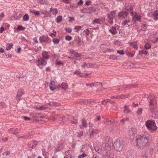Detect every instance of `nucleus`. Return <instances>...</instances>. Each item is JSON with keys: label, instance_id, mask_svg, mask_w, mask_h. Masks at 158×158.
<instances>
[{"label": "nucleus", "instance_id": "39448f33", "mask_svg": "<svg viewBox=\"0 0 158 158\" xmlns=\"http://www.w3.org/2000/svg\"><path fill=\"white\" fill-rule=\"evenodd\" d=\"M148 98L149 100V104L148 106L150 109V107L152 108L151 106L154 107L156 106L157 102L155 96L149 97Z\"/></svg>", "mask_w": 158, "mask_h": 158}, {"label": "nucleus", "instance_id": "5701e85b", "mask_svg": "<svg viewBox=\"0 0 158 158\" xmlns=\"http://www.w3.org/2000/svg\"><path fill=\"white\" fill-rule=\"evenodd\" d=\"M131 22V20L128 19L125 20L124 21H123L122 23L121 24L123 26H126V27H129V25H128V23H130Z\"/></svg>", "mask_w": 158, "mask_h": 158}, {"label": "nucleus", "instance_id": "864d4df0", "mask_svg": "<svg viewBox=\"0 0 158 158\" xmlns=\"http://www.w3.org/2000/svg\"><path fill=\"white\" fill-rule=\"evenodd\" d=\"M117 52L122 55H123L125 54L124 51L123 50H118Z\"/></svg>", "mask_w": 158, "mask_h": 158}, {"label": "nucleus", "instance_id": "c756f323", "mask_svg": "<svg viewBox=\"0 0 158 158\" xmlns=\"http://www.w3.org/2000/svg\"><path fill=\"white\" fill-rule=\"evenodd\" d=\"M89 31L88 29H86L84 30L82 33V34L86 36H87L89 35Z\"/></svg>", "mask_w": 158, "mask_h": 158}, {"label": "nucleus", "instance_id": "e433bc0d", "mask_svg": "<svg viewBox=\"0 0 158 158\" xmlns=\"http://www.w3.org/2000/svg\"><path fill=\"white\" fill-rule=\"evenodd\" d=\"M81 123L82 124L83 127L85 128H86L87 127V124L86 121L85 119H83L82 120Z\"/></svg>", "mask_w": 158, "mask_h": 158}, {"label": "nucleus", "instance_id": "052dcab7", "mask_svg": "<svg viewBox=\"0 0 158 158\" xmlns=\"http://www.w3.org/2000/svg\"><path fill=\"white\" fill-rule=\"evenodd\" d=\"M52 13L53 15H56L58 13V11H57V9L56 8H55L54 9H53L52 11Z\"/></svg>", "mask_w": 158, "mask_h": 158}, {"label": "nucleus", "instance_id": "4be33fe9", "mask_svg": "<svg viewBox=\"0 0 158 158\" xmlns=\"http://www.w3.org/2000/svg\"><path fill=\"white\" fill-rule=\"evenodd\" d=\"M130 45L133 48L135 49H137L138 47V46L137 45V43L136 42H133L132 43H129Z\"/></svg>", "mask_w": 158, "mask_h": 158}, {"label": "nucleus", "instance_id": "2eb2a0df", "mask_svg": "<svg viewBox=\"0 0 158 158\" xmlns=\"http://www.w3.org/2000/svg\"><path fill=\"white\" fill-rule=\"evenodd\" d=\"M70 54H71L73 56L76 57H81L82 55L81 54L76 53L74 50L72 49H70Z\"/></svg>", "mask_w": 158, "mask_h": 158}, {"label": "nucleus", "instance_id": "6ab92c4d", "mask_svg": "<svg viewBox=\"0 0 158 158\" xmlns=\"http://www.w3.org/2000/svg\"><path fill=\"white\" fill-rule=\"evenodd\" d=\"M49 52L44 51L42 53V56L45 59L48 60L49 57V55H48Z\"/></svg>", "mask_w": 158, "mask_h": 158}, {"label": "nucleus", "instance_id": "bf43d9fd", "mask_svg": "<svg viewBox=\"0 0 158 158\" xmlns=\"http://www.w3.org/2000/svg\"><path fill=\"white\" fill-rule=\"evenodd\" d=\"M81 28V27L80 26H76L75 27L74 29L76 30V31L77 32L78 30L80 29Z\"/></svg>", "mask_w": 158, "mask_h": 158}, {"label": "nucleus", "instance_id": "1a4fd4ad", "mask_svg": "<svg viewBox=\"0 0 158 158\" xmlns=\"http://www.w3.org/2000/svg\"><path fill=\"white\" fill-rule=\"evenodd\" d=\"M81 12L84 13H90L91 12L95 11L94 8L92 7L85 8L81 9Z\"/></svg>", "mask_w": 158, "mask_h": 158}, {"label": "nucleus", "instance_id": "0e129e2a", "mask_svg": "<svg viewBox=\"0 0 158 158\" xmlns=\"http://www.w3.org/2000/svg\"><path fill=\"white\" fill-rule=\"evenodd\" d=\"M83 134V131H81L79 132L78 133V137H80Z\"/></svg>", "mask_w": 158, "mask_h": 158}, {"label": "nucleus", "instance_id": "20e7f679", "mask_svg": "<svg viewBox=\"0 0 158 158\" xmlns=\"http://www.w3.org/2000/svg\"><path fill=\"white\" fill-rule=\"evenodd\" d=\"M145 125L150 131H155L157 129L155 123L153 120H148L146 122Z\"/></svg>", "mask_w": 158, "mask_h": 158}, {"label": "nucleus", "instance_id": "a211bd4d", "mask_svg": "<svg viewBox=\"0 0 158 158\" xmlns=\"http://www.w3.org/2000/svg\"><path fill=\"white\" fill-rule=\"evenodd\" d=\"M23 94V91L22 89H20L18 90L16 97V98L17 101H19L20 100L21 96Z\"/></svg>", "mask_w": 158, "mask_h": 158}, {"label": "nucleus", "instance_id": "aec40b11", "mask_svg": "<svg viewBox=\"0 0 158 158\" xmlns=\"http://www.w3.org/2000/svg\"><path fill=\"white\" fill-rule=\"evenodd\" d=\"M109 31V32H110L113 35H114L117 33L116 28L114 26L111 27Z\"/></svg>", "mask_w": 158, "mask_h": 158}, {"label": "nucleus", "instance_id": "79ce46f5", "mask_svg": "<svg viewBox=\"0 0 158 158\" xmlns=\"http://www.w3.org/2000/svg\"><path fill=\"white\" fill-rule=\"evenodd\" d=\"M142 108H138L136 112L137 114L139 115H141L142 113Z\"/></svg>", "mask_w": 158, "mask_h": 158}, {"label": "nucleus", "instance_id": "37998d69", "mask_svg": "<svg viewBox=\"0 0 158 158\" xmlns=\"http://www.w3.org/2000/svg\"><path fill=\"white\" fill-rule=\"evenodd\" d=\"M110 58L113 60H117L118 56L115 55H112L110 56Z\"/></svg>", "mask_w": 158, "mask_h": 158}, {"label": "nucleus", "instance_id": "9b49d317", "mask_svg": "<svg viewBox=\"0 0 158 158\" xmlns=\"http://www.w3.org/2000/svg\"><path fill=\"white\" fill-rule=\"evenodd\" d=\"M135 152L133 150H130L127 152L126 158H135Z\"/></svg>", "mask_w": 158, "mask_h": 158}, {"label": "nucleus", "instance_id": "bb28decb", "mask_svg": "<svg viewBox=\"0 0 158 158\" xmlns=\"http://www.w3.org/2000/svg\"><path fill=\"white\" fill-rule=\"evenodd\" d=\"M81 102L83 104L89 105L91 103V99L89 100H82L81 101Z\"/></svg>", "mask_w": 158, "mask_h": 158}, {"label": "nucleus", "instance_id": "2f4dec72", "mask_svg": "<svg viewBox=\"0 0 158 158\" xmlns=\"http://www.w3.org/2000/svg\"><path fill=\"white\" fill-rule=\"evenodd\" d=\"M13 46L12 43L7 44L6 45V48L7 50H10L11 49Z\"/></svg>", "mask_w": 158, "mask_h": 158}, {"label": "nucleus", "instance_id": "a18cd8bd", "mask_svg": "<svg viewBox=\"0 0 158 158\" xmlns=\"http://www.w3.org/2000/svg\"><path fill=\"white\" fill-rule=\"evenodd\" d=\"M141 15H139V16L136 17L135 18H134V22H135L136 21H139V22L141 21Z\"/></svg>", "mask_w": 158, "mask_h": 158}, {"label": "nucleus", "instance_id": "c03bdc74", "mask_svg": "<svg viewBox=\"0 0 158 158\" xmlns=\"http://www.w3.org/2000/svg\"><path fill=\"white\" fill-rule=\"evenodd\" d=\"M62 17L61 16H58L56 19V22L57 23H59L62 20Z\"/></svg>", "mask_w": 158, "mask_h": 158}, {"label": "nucleus", "instance_id": "ddd939ff", "mask_svg": "<svg viewBox=\"0 0 158 158\" xmlns=\"http://www.w3.org/2000/svg\"><path fill=\"white\" fill-rule=\"evenodd\" d=\"M136 85L135 84H131L130 85H125L124 86H121V88H117V90L118 91H119L121 89H125V88H128V87H130V88L135 87Z\"/></svg>", "mask_w": 158, "mask_h": 158}, {"label": "nucleus", "instance_id": "c9c22d12", "mask_svg": "<svg viewBox=\"0 0 158 158\" xmlns=\"http://www.w3.org/2000/svg\"><path fill=\"white\" fill-rule=\"evenodd\" d=\"M50 106H57L60 105V104L56 102H50L49 103Z\"/></svg>", "mask_w": 158, "mask_h": 158}, {"label": "nucleus", "instance_id": "4c0bfd02", "mask_svg": "<svg viewBox=\"0 0 158 158\" xmlns=\"http://www.w3.org/2000/svg\"><path fill=\"white\" fill-rule=\"evenodd\" d=\"M23 19L24 21H27L29 19V16L27 14H26L23 16Z\"/></svg>", "mask_w": 158, "mask_h": 158}, {"label": "nucleus", "instance_id": "de8ad7c7", "mask_svg": "<svg viewBox=\"0 0 158 158\" xmlns=\"http://www.w3.org/2000/svg\"><path fill=\"white\" fill-rule=\"evenodd\" d=\"M77 7V5L76 4H74L72 5H70V8H72L73 9H75Z\"/></svg>", "mask_w": 158, "mask_h": 158}, {"label": "nucleus", "instance_id": "0eeeda50", "mask_svg": "<svg viewBox=\"0 0 158 158\" xmlns=\"http://www.w3.org/2000/svg\"><path fill=\"white\" fill-rule=\"evenodd\" d=\"M36 64L38 66L40 67L42 66H45L47 62L43 59H40L37 60Z\"/></svg>", "mask_w": 158, "mask_h": 158}, {"label": "nucleus", "instance_id": "412c9836", "mask_svg": "<svg viewBox=\"0 0 158 158\" xmlns=\"http://www.w3.org/2000/svg\"><path fill=\"white\" fill-rule=\"evenodd\" d=\"M114 120L112 118H106L105 121V123L107 125H110L113 122Z\"/></svg>", "mask_w": 158, "mask_h": 158}, {"label": "nucleus", "instance_id": "f704fd0d", "mask_svg": "<svg viewBox=\"0 0 158 158\" xmlns=\"http://www.w3.org/2000/svg\"><path fill=\"white\" fill-rule=\"evenodd\" d=\"M108 156L111 158H114L115 154L114 152H109L108 154Z\"/></svg>", "mask_w": 158, "mask_h": 158}, {"label": "nucleus", "instance_id": "13d9d810", "mask_svg": "<svg viewBox=\"0 0 158 158\" xmlns=\"http://www.w3.org/2000/svg\"><path fill=\"white\" fill-rule=\"evenodd\" d=\"M37 1L38 3L41 4H44L45 2V0H37Z\"/></svg>", "mask_w": 158, "mask_h": 158}, {"label": "nucleus", "instance_id": "c85d7f7f", "mask_svg": "<svg viewBox=\"0 0 158 158\" xmlns=\"http://www.w3.org/2000/svg\"><path fill=\"white\" fill-rule=\"evenodd\" d=\"M98 84H100L99 83L96 82V83H87L86 84V85L87 86H89L90 87H92V86H96L98 85Z\"/></svg>", "mask_w": 158, "mask_h": 158}, {"label": "nucleus", "instance_id": "6e6d98bb", "mask_svg": "<svg viewBox=\"0 0 158 158\" xmlns=\"http://www.w3.org/2000/svg\"><path fill=\"white\" fill-rule=\"evenodd\" d=\"M63 64V63L62 61L57 60L56 61V64L58 66H60L61 65H62Z\"/></svg>", "mask_w": 158, "mask_h": 158}, {"label": "nucleus", "instance_id": "9d476101", "mask_svg": "<svg viewBox=\"0 0 158 158\" xmlns=\"http://www.w3.org/2000/svg\"><path fill=\"white\" fill-rule=\"evenodd\" d=\"M128 15V13L125 11H123L119 12L118 14L119 19H125Z\"/></svg>", "mask_w": 158, "mask_h": 158}, {"label": "nucleus", "instance_id": "cd10ccee", "mask_svg": "<svg viewBox=\"0 0 158 158\" xmlns=\"http://www.w3.org/2000/svg\"><path fill=\"white\" fill-rule=\"evenodd\" d=\"M123 108V110L124 112L126 113H129L130 112V110L128 106H127L126 105H125Z\"/></svg>", "mask_w": 158, "mask_h": 158}, {"label": "nucleus", "instance_id": "72a5a7b5", "mask_svg": "<svg viewBox=\"0 0 158 158\" xmlns=\"http://www.w3.org/2000/svg\"><path fill=\"white\" fill-rule=\"evenodd\" d=\"M62 89L64 90H66L68 88V85L66 83H63L61 84Z\"/></svg>", "mask_w": 158, "mask_h": 158}, {"label": "nucleus", "instance_id": "473e14b6", "mask_svg": "<svg viewBox=\"0 0 158 158\" xmlns=\"http://www.w3.org/2000/svg\"><path fill=\"white\" fill-rule=\"evenodd\" d=\"M148 53L147 51L145 50H140L139 52V55L141 54H147Z\"/></svg>", "mask_w": 158, "mask_h": 158}, {"label": "nucleus", "instance_id": "680f3d73", "mask_svg": "<svg viewBox=\"0 0 158 158\" xmlns=\"http://www.w3.org/2000/svg\"><path fill=\"white\" fill-rule=\"evenodd\" d=\"M53 32H54V33H52L49 35L50 36H51L52 37H55L56 35V31H53Z\"/></svg>", "mask_w": 158, "mask_h": 158}, {"label": "nucleus", "instance_id": "423d86ee", "mask_svg": "<svg viewBox=\"0 0 158 158\" xmlns=\"http://www.w3.org/2000/svg\"><path fill=\"white\" fill-rule=\"evenodd\" d=\"M137 131L136 129L134 127H131L129 131V136L131 139L135 138V135Z\"/></svg>", "mask_w": 158, "mask_h": 158}, {"label": "nucleus", "instance_id": "7c9ffc66", "mask_svg": "<svg viewBox=\"0 0 158 158\" xmlns=\"http://www.w3.org/2000/svg\"><path fill=\"white\" fill-rule=\"evenodd\" d=\"M37 142L36 141H34L33 142V144L31 145V143L28 144V146L29 147L31 148H34L37 145Z\"/></svg>", "mask_w": 158, "mask_h": 158}, {"label": "nucleus", "instance_id": "393cba45", "mask_svg": "<svg viewBox=\"0 0 158 158\" xmlns=\"http://www.w3.org/2000/svg\"><path fill=\"white\" fill-rule=\"evenodd\" d=\"M153 17V19L155 21L158 20V12L157 10H156L152 14Z\"/></svg>", "mask_w": 158, "mask_h": 158}, {"label": "nucleus", "instance_id": "a878e982", "mask_svg": "<svg viewBox=\"0 0 158 158\" xmlns=\"http://www.w3.org/2000/svg\"><path fill=\"white\" fill-rule=\"evenodd\" d=\"M77 38L78 40L77 39V37L76 36L74 38V39L73 41V42L74 41H76L77 40L78 45L81 46L83 44V42L82 41L79 37H78Z\"/></svg>", "mask_w": 158, "mask_h": 158}, {"label": "nucleus", "instance_id": "49530a36", "mask_svg": "<svg viewBox=\"0 0 158 158\" xmlns=\"http://www.w3.org/2000/svg\"><path fill=\"white\" fill-rule=\"evenodd\" d=\"M147 29L146 26L145 24H142L141 26V30L144 31Z\"/></svg>", "mask_w": 158, "mask_h": 158}, {"label": "nucleus", "instance_id": "f03ea898", "mask_svg": "<svg viewBox=\"0 0 158 158\" xmlns=\"http://www.w3.org/2000/svg\"><path fill=\"white\" fill-rule=\"evenodd\" d=\"M113 147L116 151H121L123 148L122 140L119 138L116 139L113 144Z\"/></svg>", "mask_w": 158, "mask_h": 158}, {"label": "nucleus", "instance_id": "338daca9", "mask_svg": "<svg viewBox=\"0 0 158 158\" xmlns=\"http://www.w3.org/2000/svg\"><path fill=\"white\" fill-rule=\"evenodd\" d=\"M139 15L136 12L135 13L134 16L133 17L132 20H134V18H136V17L139 16Z\"/></svg>", "mask_w": 158, "mask_h": 158}, {"label": "nucleus", "instance_id": "a19ab883", "mask_svg": "<svg viewBox=\"0 0 158 158\" xmlns=\"http://www.w3.org/2000/svg\"><path fill=\"white\" fill-rule=\"evenodd\" d=\"M151 45L148 43H146L144 46V48L146 49H149L151 48Z\"/></svg>", "mask_w": 158, "mask_h": 158}, {"label": "nucleus", "instance_id": "e2e57ef3", "mask_svg": "<svg viewBox=\"0 0 158 158\" xmlns=\"http://www.w3.org/2000/svg\"><path fill=\"white\" fill-rule=\"evenodd\" d=\"M127 55L129 56L132 57L134 56V54L131 52H128L127 53Z\"/></svg>", "mask_w": 158, "mask_h": 158}, {"label": "nucleus", "instance_id": "8fccbe9b", "mask_svg": "<svg viewBox=\"0 0 158 158\" xmlns=\"http://www.w3.org/2000/svg\"><path fill=\"white\" fill-rule=\"evenodd\" d=\"M86 154L84 152H83L81 155L78 156V158H84L86 156Z\"/></svg>", "mask_w": 158, "mask_h": 158}, {"label": "nucleus", "instance_id": "4d7b16f0", "mask_svg": "<svg viewBox=\"0 0 158 158\" xmlns=\"http://www.w3.org/2000/svg\"><path fill=\"white\" fill-rule=\"evenodd\" d=\"M18 29L20 30H24L25 29V27L21 25H19L18 27Z\"/></svg>", "mask_w": 158, "mask_h": 158}, {"label": "nucleus", "instance_id": "58836bf2", "mask_svg": "<svg viewBox=\"0 0 158 158\" xmlns=\"http://www.w3.org/2000/svg\"><path fill=\"white\" fill-rule=\"evenodd\" d=\"M46 107L44 106H37L36 108L40 110H45L46 109Z\"/></svg>", "mask_w": 158, "mask_h": 158}, {"label": "nucleus", "instance_id": "69168bd1", "mask_svg": "<svg viewBox=\"0 0 158 158\" xmlns=\"http://www.w3.org/2000/svg\"><path fill=\"white\" fill-rule=\"evenodd\" d=\"M83 3V2L82 0H80L78 2L77 4V5H82Z\"/></svg>", "mask_w": 158, "mask_h": 158}, {"label": "nucleus", "instance_id": "774afa93", "mask_svg": "<svg viewBox=\"0 0 158 158\" xmlns=\"http://www.w3.org/2000/svg\"><path fill=\"white\" fill-rule=\"evenodd\" d=\"M106 46L104 44H101L100 45V47L102 49H104L106 48Z\"/></svg>", "mask_w": 158, "mask_h": 158}, {"label": "nucleus", "instance_id": "dca6fc26", "mask_svg": "<svg viewBox=\"0 0 158 158\" xmlns=\"http://www.w3.org/2000/svg\"><path fill=\"white\" fill-rule=\"evenodd\" d=\"M108 18L110 19H112L115 17V11H114L110 12L107 15Z\"/></svg>", "mask_w": 158, "mask_h": 158}, {"label": "nucleus", "instance_id": "5fc2aeb1", "mask_svg": "<svg viewBox=\"0 0 158 158\" xmlns=\"http://www.w3.org/2000/svg\"><path fill=\"white\" fill-rule=\"evenodd\" d=\"M16 130H17V128L15 129L12 128L10 130V131L12 132L13 134L14 135H16L17 134V132H15Z\"/></svg>", "mask_w": 158, "mask_h": 158}, {"label": "nucleus", "instance_id": "603ef678", "mask_svg": "<svg viewBox=\"0 0 158 158\" xmlns=\"http://www.w3.org/2000/svg\"><path fill=\"white\" fill-rule=\"evenodd\" d=\"M60 41V40L56 38H55L53 40V42L54 44H57Z\"/></svg>", "mask_w": 158, "mask_h": 158}, {"label": "nucleus", "instance_id": "09e8293b", "mask_svg": "<svg viewBox=\"0 0 158 158\" xmlns=\"http://www.w3.org/2000/svg\"><path fill=\"white\" fill-rule=\"evenodd\" d=\"M126 9L130 12L133 11V6H129Z\"/></svg>", "mask_w": 158, "mask_h": 158}, {"label": "nucleus", "instance_id": "f257e3e1", "mask_svg": "<svg viewBox=\"0 0 158 158\" xmlns=\"http://www.w3.org/2000/svg\"><path fill=\"white\" fill-rule=\"evenodd\" d=\"M148 134L138 135L136 139L137 148L141 149L146 148L148 146Z\"/></svg>", "mask_w": 158, "mask_h": 158}, {"label": "nucleus", "instance_id": "ea45409f", "mask_svg": "<svg viewBox=\"0 0 158 158\" xmlns=\"http://www.w3.org/2000/svg\"><path fill=\"white\" fill-rule=\"evenodd\" d=\"M92 24H94L95 23L100 24V21L98 19H95L92 22Z\"/></svg>", "mask_w": 158, "mask_h": 158}, {"label": "nucleus", "instance_id": "3c124183", "mask_svg": "<svg viewBox=\"0 0 158 158\" xmlns=\"http://www.w3.org/2000/svg\"><path fill=\"white\" fill-rule=\"evenodd\" d=\"M109 100L108 99H104L101 102L103 105H105L106 104L107 102H109Z\"/></svg>", "mask_w": 158, "mask_h": 158}, {"label": "nucleus", "instance_id": "7ed1b4c3", "mask_svg": "<svg viewBox=\"0 0 158 158\" xmlns=\"http://www.w3.org/2000/svg\"><path fill=\"white\" fill-rule=\"evenodd\" d=\"M103 142L105 144V148L107 150H110L112 145V140L107 136H106L104 137Z\"/></svg>", "mask_w": 158, "mask_h": 158}, {"label": "nucleus", "instance_id": "f3484780", "mask_svg": "<svg viewBox=\"0 0 158 158\" xmlns=\"http://www.w3.org/2000/svg\"><path fill=\"white\" fill-rule=\"evenodd\" d=\"M63 147V144L61 142H59L56 147V151L61 150Z\"/></svg>", "mask_w": 158, "mask_h": 158}, {"label": "nucleus", "instance_id": "b1692460", "mask_svg": "<svg viewBox=\"0 0 158 158\" xmlns=\"http://www.w3.org/2000/svg\"><path fill=\"white\" fill-rule=\"evenodd\" d=\"M98 132V129H93L92 131L90 134V138L93 137L94 135H96Z\"/></svg>", "mask_w": 158, "mask_h": 158}, {"label": "nucleus", "instance_id": "4468645a", "mask_svg": "<svg viewBox=\"0 0 158 158\" xmlns=\"http://www.w3.org/2000/svg\"><path fill=\"white\" fill-rule=\"evenodd\" d=\"M40 42H47L48 41V37L47 36H41L39 38Z\"/></svg>", "mask_w": 158, "mask_h": 158}, {"label": "nucleus", "instance_id": "f8f14e48", "mask_svg": "<svg viewBox=\"0 0 158 158\" xmlns=\"http://www.w3.org/2000/svg\"><path fill=\"white\" fill-rule=\"evenodd\" d=\"M150 110L152 114V116L155 119H158V112L155 111V108L150 107Z\"/></svg>", "mask_w": 158, "mask_h": 158}, {"label": "nucleus", "instance_id": "6e6552de", "mask_svg": "<svg viewBox=\"0 0 158 158\" xmlns=\"http://www.w3.org/2000/svg\"><path fill=\"white\" fill-rule=\"evenodd\" d=\"M49 86L50 89L52 91L58 89L60 87V85H56L55 82L54 81H52L50 82Z\"/></svg>", "mask_w": 158, "mask_h": 158}]
</instances>
